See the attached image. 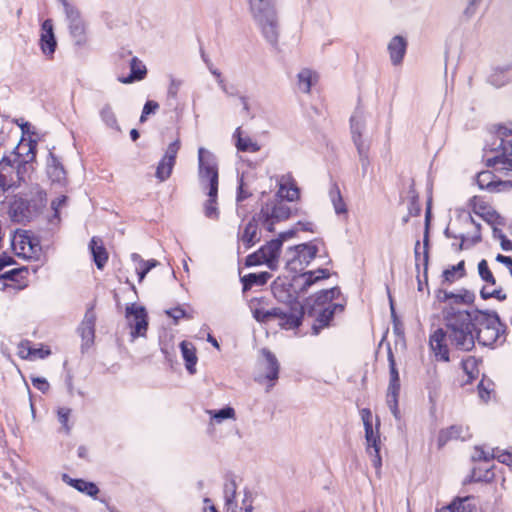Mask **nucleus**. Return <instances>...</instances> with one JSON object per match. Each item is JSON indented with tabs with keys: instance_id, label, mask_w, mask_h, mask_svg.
<instances>
[{
	"instance_id": "nucleus-1",
	"label": "nucleus",
	"mask_w": 512,
	"mask_h": 512,
	"mask_svg": "<svg viewBox=\"0 0 512 512\" xmlns=\"http://www.w3.org/2000/svg\"><path fill=\"white\" fill-rule=\"evenodd\" d=\"M443 315L444 327L430 335L429 346L437 360L449 362L447 341L460 351L469 352L475 347V313L450 307Z\"/></svg>"
},
{
	"instance_id": "nucleus-2",
	"label": "nucleus",
	"mask_w": 512,
	"mask_h": 512,
	"mask_svg": "<svg viewBox=\"0 0 512 512\" xmlns=\"http://www.w3.org/2000/svg\"><path fill=\"white\" fill-rule=\"evenodd\" d=\"M198 178L201 188L207 190L208 200L204 204V214L207 218L216 220L219 217L217 208L218 163L216 156L203 147L198 149Z\"/></svg>"
},
{
	"instance_id": "nucleus-3",
	"label": "nucleus",
	"mask_w": 512,
	"mask_h": 512,
	"mask_svg": "<svg viewBox=\"0 0 512 512\" xmlns=\"http://www.w3.org/2000/svg\"><path fill=\"white\" fill-rule=\"evenodd\" d=\"M248 9L264 39L276 47L280 35L277 0H247Z\"/></svg>"
},
{
	"instance_id": "nucleus-4",
	"label": "nucleus",
	"mask_w": 512,
	"mask_h": 512,
	"mask_svg": "<svg viewBox=\"0 0 512 512\" xmlns=\"http://www.w3.org/2000/svg\"><path fill=\"white\" fill-rule=\"evenodd\" d=\"M475 340L480 345H493L504 333L506 326L501 322L497 312H475Z\"/></svg>"
},
{
	"instance_id": "nucleus-5",
	"label": "nucleus",
	"mask_w": 512,
	"mask_h": 512,
	"mask_svg": "<svg viewBox=\"0 0 512 512\" xmlns=\"http://www.w3.org/2000/svg\"><path fill=\"white\" fill-rule=\"evenodd\" d=\"M254 318L261 323H268L272 319H278L279 325L284 329H295L301 326L304 317V308L301 303H294L291 312H286L281 307L272 309L257 308L253 311Z\"/></svg>"
},
{
	"instance_id": "nucleus-6",
	"label": "nucleus",
	"mask_w": 512,
	"mask_h": 512,
	"mask_svg": "<svg viewBox=\"0 0 512 512\" xmlns=\"http://www.w3.org/2000/svg\"><path fill=\"white\" fill-rule=\"evenodd\" d=\"M318 247L312 243H303L290 247L285 253L286 268L291 272L302 271L316 257Z\"/></svg>"
},
{
	"instance_id": "nucleus-7",
	"label": "nucleus",
	"mask_w": 512,
	"mask_h": 512,
	"mask_svg": "<svg viewBox=\"0 0 512 512\" xmlns=\"http://www.w3.org/2000/svg\"><path fill=\"white\" fill-rule=\"evenodd\" d=\"M292 214L291 208L282 200H275L262 206L258 213V219L262 226L269 232L274 231L276 222L287 220Z\"/></svg>"
},
{
	"instance_id": "nucleus-8",
	"label": "nucleus",
	"mask_w": 512,
	"mask_h": 512,
	"mask_svg": "<svg viewBox=\"0 0 512 512\" xmlns=\"http://www.w3.org/2000/svg\"><path fill=\"white\" fill-rule=\"evenodd\" d=\"M281 240L273 239L263 245L258 251L246 258L247 266L266 264L271 270L278 268L279 255L281 251Z\"/></svg>"
},
{
	"instance_id": "nucleus-9",
	"label": "nucleus",
	"mask_w": 512,
	"mask_h": 512,
	"mask_svg": "<svg viewBox=\"0 0 512 512\" xmlns=\"http://www.w3.org/2000/svg\"><path fill=\"white\" fill-rule=\"evenodd\" d=\"M126 319L133 339L145 336L148 328L147 312L143 306L131 304L126 307Z\"/></svg>"
},
{
	"instance_id": "nucleus-10",
	"label": "nucleus",
	"mask_w": 512,
	"mask_h": 512,
	"mask_svg": "<svg viewBox=\"0 0 512 512\" xmlns=\"http://www.w3.org/2000/svg\"><path fill=\"white\" fill-rule=\"evenodd\" d=\"M329 276V270L319 268L317 270L307 271L294 276L289 286L293 289V293L303 294L306 293L313 284L319 280L327 279Z\"/></svg>"
},
{
	"instance_id": "nucleus-11",
	"label": "nucleus",
	"mask_w": 512,
	"mask_h": 512,
	"mask_svg": "<svg viewBox=\"0 0 512 512\" xmlns=\"http://www.w3.org/2000/svg\"><path fill=\"white\" fill-rule=\"evenodd\" d=\"M365 429V439L367 443L366 451L371 457L372 465L379 471L382 466L380 456V435L379 421L376 424V430L373 429V422H363Z\"/></svg>"
},
{
	"instance_id": "nucleus-12",
	"label": "nucleus",
	"mask_w": 512,
	"mask_h": 512,
	"mask_svg": "<svg viewBox=\"0 0 512 512\" xmlns=\"http://www.w3.org/2000/svg\"><path fill=\"white\" fill-rule=\"evenodd\" d=\"M366 127L367 115L361 107H357L350 117V133L355 147L371 145L370 140L364 137Z\"/></svg>"
},
{
	"instance_id": "nucleus-13",
	"label": "nucleus",
	"mask_w": 512,
	"mask_h": 512,
	"mask_svg": "<svg viewBox=\"0 0 512 512\" xmlns=\"http://www.w3.org/2000/svg\"><path fill=\"white\" fill-rule=\"evenodd\" d=\"M66 18L68 28L75 45L83 46L86 44V25L82 19L80 11L76 7H67Z\"/></svg>"
},
{
	"instance_id": "nucleus-14",
	"label": "nucleus",
	"mask_w": 512,
	"mask_h": 512,
	"mask_svg": "<svg viewBox=\"0 0 512 512\" xmlns=\"http://www.w3.org/2000/svg\"><path fill=\"white\" fill-rule=\"evenodd\" d=\"M14 158L3 157L0 161V188L8 190L19 187L18 179H15Z\"/></svg>"
},
{
	"instance_id": "nucleus-15",
	"label": "nucleus",
	"mask_w": 512,
	"mask_h": 512,
	"mask_svg": "<svg viewBox=\"0 0 512 512\" xmlns=\"http://www.w3.org/2000/svg\"><path fill=\"white\" fill-rule=\"evenodd\" d=\"M10 214L16 222H29L36 216L31 207V201L24 197L16 198L13 201L10 207Z\"/></svg>"
},
{
	"instance_id": "nucleus-16",
	"label": "nucleus",
	"mask_w": 512,
	"mask_h": 512,
	"mask_svg": "<svg viewBox=\"0 0 512 512\" xmlns=\"http://www.w3.org/2000/svg\"><path fill=\"white\" fill-rule=\"evenodd\" d=\"M259 223L258 213L255 214L249 222L245 225L243 231H239L238 239L244 244L246 249L251 248L261 239V234L258 231Z\"/></svg>"
},
{
	"instance_id": "nucleus-17",
	"label": "nucleus",
	"mask_w": 512,
	"mask_h": 512,
	"mask_svg": "<svg viewBox=\"0 0 512 512\" xmlns=\"http://www.w3.org/2000/svg\"><path fill=\"white\" fill-rule=\"evenodd\" d=\"M40 47L44 55L51 57L57 47L51 19H46L41 25Z\"/></svg>"
},
{
	"instance_id": "nucleus-18",
	"label": "nucleus",
	"mask_w": 512,
	"mask_h": 512,
	"mask_svg": "<svg viewBox=\"0 0 512 512\" xmlns=\"http://www.w3.org/2000/svg\"><path fill=\"white\" fill-rule=\"evenodd\" d=\"M95 323L96 314L94 312V307L91 306L87 309L84 318L78 328V331L83 341V345L85 346H89L94 342Z\"/></svg>"
},
{
	"instance_id": "nucleus-19",
	"label": "nucleus",
	"mask_w": 512,
	"mask_h": 512,
	"mask_svg": "<svg viewBox=\"0 0 512 512\" xmlns=\"http://www.w3.org/2000/svg\"><path fill=\"white\" fill-rule=\"evenodd\" d=\"M344 307L341 304H329L325 308H319L316 315L315 323L312 325V331L314 335H318L320 330L328 326L330 321L333 319L334 314L337 310L343 311Z\"/></svg>"
},
{
	"instance_id": "nucleus-20",
	"label": "nucleus",
	"mask_w": 512,
	"mask_h": 512,
	"mask_svg": "<svg viewBox=\"0 0 512 512\" xmlns=\"http://www.w3.org/2000/svg\"><path fill=\"white\" fill-rule=\"evenodd\" d=\"M387 49L390 55L391 63L394 66H398L402 63L406 54L407 41L402 36H394L388 43Z\"/></svg>"
},
{
	"instance_id": "nucleus-21",
	"label": "nucleus",
	"mask_w": 512,
	"mask_h": 512,
	"mask_svg": "<svg viewBox=\"0 0 512 512\" xmlns=\"http://www.w3.org/2000/svg\"><path fill=\"white\" fill-rule=\"evenodd\" d=\"M331 302V299L325 295V290H321L314 296L307 298L305 303H301V305L304 308V315L307 314L308 316H314L316 315L319 308H325L329 304H332Z\"/></svg>"
},
{
	"instance_id": "nucleus-22",
	"label": "nucleus",
	"mask_w": 512,
	"mask_h": 512,
	"mask_svg": "<svg viewBox=\"0 0 512 512\" xmlns=\"http://www.w3.org/2000/svg\"><path fill=\"white\" fill-rule=\"evenodd\" d=\"M62 480L67 485L92 498H96L99 493V488L94 482L86 481L84 479H74L68 474H63Z\"/></svg>"
},
{
	"instance_id": "nucleus-23",
	"label": "nucleus",
	"mask_w": 512,
	"mask_h": 512,
	"mask_svg": "<svg viewBox=\"0 0 512 512\" xmlns=\"http://www.w3.org/2000/svg\"><path fill=\"white\" fill-rule=\"evenodd\" d=\"M487 167H496V169L512 171V142L503 147V152L492 158H487Z\"/></svg>"
},
{
	"instance_id": "nucleus-24",
	"label": "nucleus",
	"mask_w": 512,
	"mask_h": 512,
	"mask_svg": "<svg viewBox=\"0 0 512 512\" xmlns=\"http://www.w3.org/2000/svg\"><path fill=\"white\" fill-rule=\"evenodd\" d=\"M388 362H389V373L390 380L387 389V395L399 396L400 393V377L396 368L395 358L390 346H388Z\"/></svg>"
},
{
	"instance_id": "nucleus-25",
	"label": "nucleus",
	"mask_w": 512,
	"mask_h": 512,
	"mask_svg": "<svg viewBox=\"0 0 512 512\" xmlns=\"http://www.w3.org/2000/svg\"><path fill=\"white\" fill-rule=\"evenodd\" d=\"M277 196L280 200L294 201L299 198V189L291 179V177H282L279 182V190Z\"/></svg>"
},
{
	"instance_id": "nucleus-26",
	"label": "nucleus",
	"mask_w": 512,
	"mask_h": 512,
	"mask_svg": "<svg viewBox=\"0 0 512 512\" xmlns=\"http://www.w3.org/2000/svg\"><path fill=\"white\" fill-rule=\"evenodd\" d=\"M180 349L182 353V357L185 361V367L189 374L193 375L196 372V364L198 358L196 356L195 346L188 341H182L180 343Z\"/></svg>"
},
{
	"instance_id": "nucleus-27",
	"label": "nucleus",
	"mask_w": 512,
	"mask_h": 512,
	"mask_svg": "<svg viewBox=\"0 0 512 512\" xmlns=\"http://www.w3.org/2000/svg\"><path fill=\"white\" fill-rule=\"evenodd\" d=\"M47 174L53 182L61 183L65 180L64 167L52 152H49L47 160Z\"/></svg>"
},
{
	"instance_id": "nucleus-28",
	"label": "nucleus",
	"mask_w": 512,
	"mask_h": 512,
	"mask_svg": "<svg viewBox=\"0 0 512 512\" xmlns=\"http://www.w3.org/2000/svg\"><path fill=\"white\" fill-rule=\"evenodd\" d=\"M89 248L97 268L102 269L108 260V253L103 246L102 240L98 237H93L90 241Z\"/></svg>"
},
{
	"instance_id": "nucleus-29",
	"label": "nucleus",
	"mask_w": 512,
	"mask_h": 512,
	"mask_svg": "<svg viewBox=\"0 0 512 512\" xmlns=\"http://www.w3.org/2000/svg\"><path fill=\"white\" fill-rule=\"evenodd\" d=\"M236 491L237 484L234 477H227L223 486V494L225 499V506L227 507V510L231 512H236L237 509V502L235 500Z\"/></svg>"
},
{
	"instance_id": "nucleus-30",
	"label": "nucleus",
	"mask_w": 512,
	"mask_h": 512,
	"mask_svg": "<svg viewBox=\"0 0 512 512\" xmlns=\"http://www.w3.org/2000/svg\"><path fill=\"white\" fill-rule=\"evenodd\" d=\"M17 238L19 239L20 248L24 254L26 253V246L31 256H38L41 253L42 248L37 237L29 235L27 231H24L23 233H19Z\"/></svg>"
},
{
	"instance_id": "nucleus-31",
	"label": "nucleus",
	"mask_w": 512,
	"mask_h": 512,
	"mask_svg": "<svg viewBox=\"0 0 512 512\" xmlns=\"http://www.w3.org/2000/svg\"><path fill=\"white\" fill-rule=\"evenodd\" d=\"M130 74L127 77H120L118 80L121 83L129 84L134 81L142 80L147 73L145 65L142 64L136 57H133L130 61Z\"/></svg>"
},
{
	"instance_id": "nucleus-32",
	"label": "nucleus",
	"mask_w": 512,
	"mask_h": 512,
	"mask_svg": "<svg viewBox=\"0 0 512 512\" xmlns=\"http://www.w3.org/2000/svg\"><path fill=\"white\" fill-rule=\"evenodd\" d=\"M273 294L276 297V299L282 303H285L288 305V309L285 310L286 312H291L292 308L294 306V303H300L298 301V295L299 294H292L289 290H287L283 284H275L272 288Z\"/></svg>"
},
{
	"instance_id": "nucleus-33",
	"label": "nucleus",
	"mask_w": 512,
	"mask_h": 512,
	"mask_svg": "<svg viewBox=\"0 0 512 512\" xmlns=\"http://www.w3.org/2000/svg\"><path fill=\"white\" fill-rule=\"evenodd\" d=\"M265 358V378L269 381H276L279 374V363L276 356L268 349H262Z\"/></svg>"
},
{
	"instance_id": "nucleus-34",
	"label": "nucleus",
	"mask_w": 512,
	"mask_h": 512,
	"mask_svg": "<svg viewBox=\"0 0 512 512\" xmlns=\"http://www.w3.org/2000/svg\"><path fill=\"white\" fill-rule=\"evenodd\" d=\"M440 293H443V297L438 296L441 301L452 300L455 304H471L475 299V295L465 289H462L459 293L448 291H440Z\"/></svg>"
},
{
	"instance_id": "nucleus-35",
	"label": "nucleus",
	"mask_w": 512,
	"mask_h": 512,
	"mask_svg": "<svg viewBox=\"0 0 512 512\" xmlns=\"http://www.w3.org/2000/svg\"><path fill=\"white\" fill-rule=\"evenodd\" d=\"M472 497L455 499L447 506L442 507L438 512H474L475 506L470 503Z\"/></svg>"
},
{
	"instance_id": "nucleus-36",
	"label": "nucleus",
	"mask_w": 512,
	"mask_h": 512,
	"mask_svg": "<svg viewBox=\"0 0 512 512\" xmlns=\"http://www.w3.org/2000/svg\"><path fill=\"white\" fill-rule=\"evenodd\" d=\"M99 116L102 122L110 129L120 131V126L118 124V120L116 114L111 106V104H104L99 110Z\"/></svg>"
},
{
	"instance_id": "nucleus-37",
	"label": "nucleus",
	"mask_w": 512,
	"mask_h": 512,
	"mask_svg": "<svg viewBox=\"0 0 512 512\" xmlns=\"http://www.w3.org/2000/svg\"><path fill=\"white\" fill-rule=\"evenodd\" d=\"M28 201H31V207L36 215H38L47 204L46 192L36 186L31 190Z\"/></svg>"
},
{
	"instance_id": "nucleus-38",
	"label": "nucleus",
	"mask_w": 512,
	"mask_h": 512,
	"mask_svg": "<svg viewBox=\"0 0 512 512\" xmlns=\"http://www.w3.org/2000/svg\"><path fill=\"white\" fill-rule=\"evenodd\" d=\"M298 88L303 93H309L311 87L317 81V75L310 69H302L298 75Z\"/></svg>"
},
{
	"instance_id": "nucleus-39",
	"label": "nucleus",
	"mask_w": 512,
	"mask_h": 512,
	"mask_svg": "<svg viewBox=\"0 0 512 512\" xmlns=\"http://www.w3.org/2000/svg\"><path fill=\"white\" fill-rule=\"evenodd\" d=\"M271 277L268 272L250 273L242 278L243 290L251 289L253 286H263Z\"/></svg>"
},
{
	"instance_id": "nucleus-40",
	"label": "nucleus",
	"mask_w": 512,
	"mask_h": 512,
	"mask_svg": "<svg viewBox=\"0 0 512 512\" xmlns=\"http://www.w3.org/2000/svg\"><path fill=\"white\" fill-rule=\"evenodd\" d=\"M429 222H430V209L428 208L425 216V231L423 237V266L424 278L427 282L428 262H429Z\"/></svg>"
},
{
	"instance_id": "nucleus-41",
	"label": "nucleus",
	"mask_w": 512,
	"mask_h": 512,
	"mask_svg": "<svg viewBox=\"0 0 512 512\" xmlns=\"http://www.w3.org/2000/svg\"><path fill=\"white\" fill-rule=\"evenodd\" d=\"M477 184L480 189L494 191L499 185L504 184L502 181H494V175L490 171H482L477 175Z\"/></svg>"
},
{
	"instance_id": "nucleus-42",
	"label": "nucleus",
	"mask_w": 512,
	"mask_h": 512,
	"mask_svg": "<svg viewBox=\"0 0 512 512\" xmlns=\"http://www.w3.org/2000/svg\"><path fill=\"white\" fill-rule=\"evenodd\" d=\"M330 198L336 214H344L347 212L346 204L341 196L340 190L336 184L330 189Z\"/></svg>"
},
{
	"instance_id": "nucleus-43",
	"label": "nucleus",
	"mask_w": 512,
	"mask_h": 512,
	"mask_svg": "<svg viewBox=\"0 0 512 512\" xmlns=\"http://www.w3.org/2000/svg\"><path fill=\"white\" fill-rule=\"evenodd\" d=\"M174 165H175L174 162L162 158L160 160V162L158 163V166L156 169V173H155L156 178L160 182L167 180L171 176Z\"/></svg>"
},
{
	"instance_id": "nucleus-44",
	"label": "nucleus",
	"mask_w": 512,
	"mask_h": 512,
	"mask_svg": "<svg viewBox=\"0 0 512 512\" xmlns=\"http://www.w3.org/2000/svg\"><path fill=\"white\" fill-rule=\"evenodd\" d=\"M494 477L495 475L491 468H485L483 470L481 468H474L470 476V481L489 483L494 480Z\"/></svg>"
},
{
	"instance_id": "nucleus-45",
	"label": "nucleus",
	"mask_w": 512,
	"mask_h": 512,
	"mask_svg": "<svg viewBox=\"0 0 512 512\" xmlns=\"http://www.w3.org/2000/svg\"><path fill=\"white\" fill-rule=\"evenodd\" d=\"M67 197L65 195H61L51 202V209L53 210V215L49 218V223L52 225H58L60 223V208L66 205Z\"/></svg>"
},
{
	"instance_id": "nucleus-46",
	"label": "nucleus",
	"mask_w": 512,
	"mask_h": 512,
	"mask_svg": "<svg viewBox=\"0 0 512 512\" xmlns=\"http://www.w3.org/2000/svg\"><path fill=\"white\" fill-rule=\"evenodd\" d=\"M509 71V66L496 68L489 76V82L495 87H502L508 81L506 73Z\"/></svg>"
},
{
	"instance_id": "nucleus-47",
	"label": "nucleus",
	"mask_w": 512,
	"mask_h": 512,
	"mask_svg": "<svg viewBox=\"0 0 512 512\" xmlns=\"http://www.w3.org/2000/svg\"><path fill=\"white\" fill-rule=\"evenodd\" d=\"M370 146L371 145H360L359 147H356L363 176H365L367 174L368 169L371 164L370 158H369Z\"/></svg>"
},
{
	"instance_id": "nucleus-48",
	"label": "nucleus",
	"mask_w": 512,
	"mask_h": 512,
	"mask_svg": "<svg viewBox=\"0 0 512 512\" xmlns=\"http://www.w3.org/2000/svg\"><path fill=\"white\" fill-rule=\"evenodd\" d=\"M461 427L451 426L448 429L442 430L438 436L439 446L445 445L450 439H457L460 437Z\"/></svg>"
},
{
	"instance_id": "nucleus-49",
	"label": "nucleus",
	"mask_w": 512,
	"mask_h": 512,
	"mask_svg": "<svg viewBox=\"0 0 512 512\" xmlns=\"http://www.w3.org/2000/svg\"><path fill=\"white\" fill-rule=\"evenodd\" d=\"M213 420H215L217 423H221L223 420L226 419H234L235 418V410L230 407H224L220 410H208L207 411Z\"/></svg>"
},
{
	"instance_id": "nucleus-50",
	"label": "nucleus",
	"mask_w": 512,
	"mask_h": 512,
	"mask_svg": "<svg viewBox=\"0 0 512 512\" xmlns=\"http://www.w3.org/2000/svg\"><path fill=\"white\" fill-rule=\"evenodd\" d=\"M15 162V179H18L19 185L25 181V174L28 171L29 163L28 161L21 160L20 155L14 156Z\"/></svg>"
},
{
	"instance_id": "nucleus-51",
	"label": "nucleus",
	"mask_w": 512,
	"mask_h": 512,
	"mask_svg": "<svg viewBox=\"0 0 512 512\" xmlns=\"http://www.w3.org/2000/svg\"><path fill=\"white\" fill-rule=\"evenodd\" d=\"M478 273L480 278L488 284L495 285L496 279L488 267V263L485 259H482L478 263Z\"/></svg>"
},
{
	"instance_id": "nucleus-52",
	"label": "nucleus",
	"mask_w": 512,
	"mask_h": 512,
	"mask_svg": "<svg viewBox=\"0 0 512 512\" xmlns=\"http://www.w3.org/2000/svg\"><path fill=\"white\" fill-rule=\"evenodd\" d=\"M464 261H460L457 265L452 266L449 269H446L443 272V277L445 281L447 282H453L456 278V274L459 273V277H463L465 275V269H464Z\"/></svg>"
},
{
	"instance_id": "nucleus-53",
	"label": "nucleus",
	"mask_w": 512,
	"mask_h": 512,
	"mask_svg": "<svg viewBox=\"0 0 512 512\" xmlns=\"http://www.w3.org/2000/svg\"><path fill=\"white\" fill-rule=\"evenodd\" d=\"M236 147L240 151L257 152L260 147L256 142H253L250 138H242L238 136Z\"/></svg>"
},
{
	"instance_id": "nucleus-54",
	"label": "nucleus",
	"mask_w": 512,
	"mask_h": 512,
	"mask_svg": "<svg viewBox=\"0 0 512 512\" xmlns=\"http://www.w3.org/2000/svg\"><path fill=\"white\" fill-rule=\"evenodd\" d=\"M498 136L501 140L499 147L501 148L500 151L495 149L497 151V154H501L503 152V147L508 146L512 143V139L509 141H505L504 137H508L512 135V124L510 126H500L498 131Z\"/></svg>"
},
{
	"instance_id": "nucleus-55",
	"label": "nucleus",
	"mask_w": 512,
	"mask_h": 512,
	"mask_svg": "<svg viewBox=\"0 0 512 512\" xmlns=\"http://www.w3.org/2000/svg\"><path fill=\"white\" fill-rule=\"evenodd\" d=\"M70 413H71V409L66 408V407L59 408L57 411L58 420L62 424V427L66 433H69L71 430V427L68 425Z\"/></svg>"
},
{
	"instance_id": "nucleus-56",
	"label": "nucleus",
	"mask_w": 512,
	"mask_h": 512,
	"mask_svg": "<svg viewBox=\"0 0 512 512\" xmlns=\"http://www.w3.org/2000/svg\"><path fill=\"white\" fill-rule=\"evenodd\" d=\"M179 149H180V141H179V139H177L174 142H172L171 144H169L163 158L175 163L176 156H177Z\"/></svg>"
},
{
	"instance_id": "nucleus-57",
	"label": "nucleus",
	"mask_w": 512,
	"mask_h": 512,
	"mask_svg": "<svg viewBox=\"0 0 512 512\" xmlns=\"http://www.w3.org/2000/svg\"><path fill=\"white\" fill-rule=\"evenodd\" d=\"M30 380L32 385L42 393H46L50 388L48 381L43 377L31 376Z\"/></svg>"
},
{
	"instance_id": "nucleus-58",
	"label": "nucleus",
	"mask_w": 512,
	"mask_h": 512,
	"mask_svg": "<svg viewBox=\"0 0 512 512\" xmlns=\"http://www.w3.org/2000/svg\"><path fill=\"white\" fill-rule=\"evenodd\" d=\"M165 313L174 319L175 323H177L181 318H191L184 309L181 307L171 308L165 311Z\"/></svg>"
},
{
	"instance_id": "nucleus-59",
	"label": "nucleus",
	"mask_w": 512,
	"mask_h": 512,
	"mask_svg": "<svg viewBox=\"0 0 512 512\" xmlns=\"http://www.w3.org/2000/svg\"><path fill=\"white\" fill-rule=\"evenodd\" d=\"M398 397L399 396L386 395L387 405L396 419H400V411L398 409Z\"/></svg>"
},
{
	"instance_id": "nucleus-60",
	"label": "nucleus",
	"mask_w": 512,
	"mask_h": 512,
	"mask_svg": "<svg viewBox=\"0 0 512 512\" xmlns=\"http://www.w3.org/2000/svg\"><path fill=\"white\" fill-rule=\"evenodd\" d=\"M398 397L399 396L386 395L387 405L396 419H400V411L398 409Z\"/></svg>"
},
{
	"instance_id": "nucleus-61",
	"label": "nucleus",
	"mask_w": 512,
	"mask_h": 512,
	"mask_svg": "<svg viewBox=\"0 0 512 512\" xmlns=\"http://www.w3.org/2000/svg\"><path fill=\"white\" fill-rule=\"evenodd\" d=\"M481 1L482 0H468L467 6L463 11L464 16L466 18L473 17L476 14Z\"/></svg>"
},
{
	"instance_id": "nucleus-62",
	"label": "nucleus",
	"mask_w": 512,
	"mask_h": 512,
	"mask_svg": "<svg viewBox=\"0 0 512 512\" xmlns=\"http://www.w3.org/2000/svg\"><path fill=\"white\" fill-rule=\"evenodd\" d=\"M17 353L19 357H21L22 359L31 358L32 351L30 347V342L28 340L21 341L18 345Z\"/></svg>"
},
{
	"instance_id": "nucleus-63",
	"label": "nucleus",
	"mask_w": 512,
	"mask_h": 512,
	"mask_svg": "<svg viewBox=\"0 0 512 512\" xmlns=\"http://www.w3.org/2000/svg\"><path fill=\"white\" fill-rule=\"evenodd\" d=\"M218 86L227 97H239V92L235 86H228L224 80L218 81Z\"/></svg>"
},
{
	"instance_id": "nucleus-64",
	"label": "nucleus",
	"mask_w": 512,
	"mask_h": 512,
	"mask_svg": "<svg viewBox=\"0 0 512 512\" xmlns=\"http://www.w3.org/2000/svg\"><path fill=\"white\" fill-rule=\"evenodd\" d=\"M495 458V453L493 452V454H490L486 451H484L483 449H480L478 447L475 448V454L473 455L472 459L474 461H484V462H488L489 460Z\"/></svg>"
}]
</instances>
